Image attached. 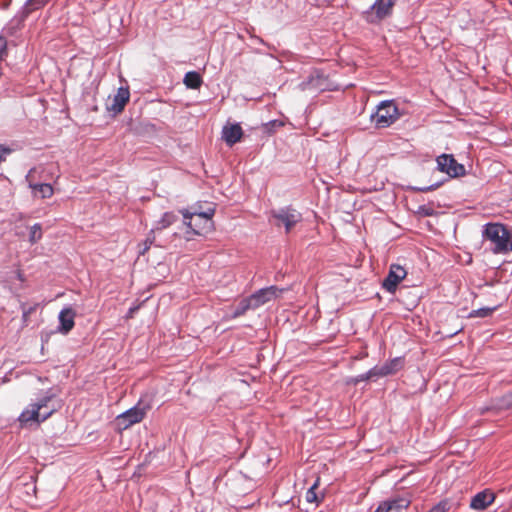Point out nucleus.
<instances>
[{
    "instance_id": "nucleus-18",
    "label": "nucleus",
    "mask_w": 512,
    "mask_h": 512,
    "mask_svg": "<svg viewBox=\"0 0 512 512\" xmlns=\"http://www.w3.org/2000/svg\"><path fill=\"white\" fill-rule=\"evenodd\" d=\"M178 220V216L174 212H165L151 229V233L161 231L168 228Z\"/></svg>"
},
{
    "instance_id": "nucleus-20",
    "label": "nucleus",
    "mask_w": 512,
    "mask_h": 512,
    "mask_svg": "<svg viewBox=\"0 0 512 512\" xmlns=\"http://www.w3.org/2000/svg\"><path fill=\"white\" fill-rule=\"evenodd\" d=\"M35 196L39 195L41 198H50L53 195V187L48 183L29 184Z\"/></svg>"
},
{
    "instance_id": "nucleus-29",
    "label": "nucleus",
    "mask_w": 512,
    "mask_h": 512,
    "mask_svg": "<svg viewBox=\"0 0 512 512\" xmlns=\"http://www.w3.org/2000/svg\"><path fill=\"white\" fill-rule=\"evenodd\" d=\"M450 509V502L448 500H442L434 505L429 512H448Z\"/></svg>"
},
{
    "instance_id": "nucleus-33",
    "label": "nucleus",
    "mask_w": 512,
    "mask_h": 512,
    "mask_svg": "<svg viewBox=\"0 0 512 512\" xmlns=\"http://www.w3.org/2000/svg\"><path fill=\"white\" fill-rule=\"evenodd\" d=\"M12 152V150L5 146L0 144V163L6 160V156L9 155Z\"/></svg>"
},
{
    "instance_id": "nucleus-35",
    "label": "nucleus",
    "mask_w": 512,
    "mask_h": 512,
    "mask_svg": "<svg viewBox=\"0 0 512 512\" xmlns=\"http://www.w3.org/2000/svg\"><path fill=\"white\" fill-rule=\"evenodd\" d=\"M441 185H442V182H437V183H434V184H432L430 186L419 187V188H417V191H419V192H429V191H433V190L439 188Z\"/></svg>"
},
{
    "instance_id": "nucleus-4",
    "label": "nucleus",
    "mask_w": 512,
    "mask_h": 512,
    "mask_svg": "<svg viewBox=\"0 0 512 512\" xmlns=\"http://www.w3.org/2000/svg\"><path fill=\"white\" fill-rule=\"evenodd\" d=\"M400 117L398 107L393 100L382 101L377 106V111L371 114V120L377 128H386L392 125Z\"/></svg>"
},
{
    "instance_id": "nucleus-21",
    "label": "nucleus",
    "mask_w": 512,
    "mask_h": 512,
    "mask_svg": "<svg viewBox=\"0 0 512 512\" xmlns=\"http://www.w3.org/2000/svg\"><path fill=\"white\" fill-rule=\"evenodd\" d=\"M404 365V359L402 357L393 358L385 362L382 366L386 375H393L402 369Z\"/></svg>"
},
{
    "instance_id": "nucleus-14",
    "label": "nucleus",
    "mask_w": 512,
    "mask_h": 512,
    "mask_svg": "<svg viewBox=\"0 0 512 512\" xmlns=\"http://www.w3.org/2000/svg\"><path fill=\"white\" fill-rule=\"evenodd\" d=\"M74 318H75V312L72 308L66 307L63 308L58 316L60 325L58 327V331L67 334L72 330L74 327Z\"/></svg>"
},
{
    "instance_id": "nucleus-15",
    "label": "nucleus",
    "mask_w": 512,
    "mask_h": 512,
    "mask_svg": "<svg viewBox=\"0 0 512 512\" xmlns=\"http://www.w3.org/2000/svg\"><path fill=\"white\" fill-rule=\"evenodd\" d=\"M512 409V391L506 393L502 397L492 401L490 406L480 408V413L483 414L490 410H508Z\"/></svg>"
},
{
    "instance_id": "nucleus-19",
    "label": "nucleus",
    "mask_w": 512,
    "mask_h": 512,
    "mask_svg": "<svg viewBox=\"0 0 512 512\" xmlns=\"http://www.w3.org/2000/svg\"><path fill=\"white\" fill-rule=\"evenodd\" d=\"M183 83L187 88L198 89L203 83L201 75L196 71H189L185 74Z\"/></svg>"
},
{
    "instance_id": "nucleus-22",
    "label": "nucleus",
    "mask_w": 512,
    "mask_h": 512,
    "mask_svg": "<svg viewBox=\"0 0 512 512\" xmlns=\"http://www.w3.org/2000/svg\"><path fill=\"white\" fill-rule=\"evenodd\" d=\"M322 77L317 74L316 76L314 75H311L307 81H303L301 83V88L303 90H311V89H314V90H323V87H322Z\"/></svg>"
},
{
    "instance_id": "nucleus-32",
    "label": "nucleus",
    "mask_w": 512,
    "mask_h": 512,
    "mask_svg": "<svg viewBox=\"0 0 512 512\" xmlns=\"http://www.w3.org/2000/svg\"><path fill=\"white\" fill-rule=\"evenodd\" d=\"M367 375H368V371L366 373H363V374H360V375L350 378L347 383L357 385L360 382L371 380V377H368Z\"/></svg>"
},
{
    "instance_id": "nucleus-26",
    "label": "nucleus",
    "mask_w": 512,
    "mask_h": 512,
    "mask_svg": "<svg viewBox=\"0 0 512 512\" xmlns=\"http://www.w3.org/2000/svg\"><path fill=\"white\" fill-rule=\"evenodd\" d=\"M57 410L58 408L54 405H52L50 408L42 409V411H40V419L32 420L31 424H41L42 422L46 421L49 417H51Z\"/></svg>"
},
{
    "instance_id": "nucleus-7",
    "label": "nucleus",
    "mask_w": 512,
    "mask_h": 512,
    "mask_svg": "<svg viewBox=\"0 0 512 512\" xmlns=\"http://www.w3.org/2000/svg\"><path fill=\"white\" fill-rule=\"evenodd\" d=\"M437 169L446 173L451 178L464 176L466 173L464 165L458 163L453 155L441 154L436 159Z\"/></svg>"
},
{
    "instance_id": "nucleus-24",
    "label": "nucleus",
    "mask_w": 512,
    "mask_h": 512,
    "mask_svg": "<svg viewBox=\"0 0 512 512\" xmlns=\"http://www.w3.org/2000/svg\"><path fill=\"white\" fill-rule=\"evenodd\" d=\"M496 310V307H483L479 309L472 310L468 317L469 318H486L490 316L494 311Z\"/></svg>"
},
{
    "instance_id": "nucleus-12",
    "label": "nucleus",
    "mask_w": 512,
    "mask_h": 512,
    "mask_svg": "<svg viewBox=\"0 0 512 512\" xmlns=\"http://www.w3.org/2000/svg\"><path fill=\"white\" fill-rule=\"evenodd\" d=\"M495 500V494L490 489H485L476 493L470 501V508L474 510H484Z\"/></svg>"
},
{
    "instance_id": "nucleus-3",
    "label": "nucleus",
    "mask_w": 512,
    "mask_h": 512,
    "mask_svg": "<svg viewBox=\"0 0 512 512\" xmlns=\"http://www.w3.org/2000/svg\"><path fill=\"white\" fill-rule=\"evenodd\" d=\"M184 218V224L187 226V233L201 235L203 231H207L212 227V217L215 214V208H208L204 212L194 210L190 212L188 209L180 211Z\"/></svg>"
},
{
    "instance_id": "nucleus-2",
    "label": "nucleus",
    "mask_w": 512,
    "mask_h": 512,
    "mask_svg": "<svg viewBox=\"0 0 512 512\" xmlns=\"http://www.w3.org/2000/svg\"><path fill=\"white\" fill-rule=\"evenodd\" d=\"M303 217L292 205L272 209L268 213V221L276 228H284L285 233H290L294 227L302 221Z\"/></svg>"
},
{
    "instance_id": "nucleus-11",
    "label": "nucleus",
    "mask_w": 512,
    "mask_h": 512,
    "mask_svg": "<svg viewBox=\"0 0 512 512\" xmlns=\"http://www.w3.org/2000/svg\"><path fill=\"white\" fill-rule=\"evenodd\" d=\"M130 98V92L127 87H120L117 90V93L114 95L112 102L107 104V110L109 112H113L114 114L121 113L127 102Z\"/></svg>"
},
{
    "instance_id": "nucleus-6",
    "label": "nucleus",
    "mask_w": 512,
    "mask_h": 512,
    "mask_svg": "<svg viewBox=\"0 0 512 512\" xmlns=\"http://www.w3.org/2000/svg\"><path fill=\"white\" fill-rule=\"evenodd\" d=\"M397 0H375L369 9L363 12L364 19L371 24L380 23L393 12Z\"/></svg>"
},
{
    "instance_id": "nucleus-37",
    "label": "nucleus",
    "mask_w": 512,
    "mask_h": 512,
    "mask_svg": "<svg viewBox=\"0 0 512 512\" xmlns=\"http://www.w3.org/2000/svg\"><path fill=\"white\" fill-rule=\"evenodd\" d=\"M250 37H251V39L255 40L256 42L266 45L265 41L261 37L256 36L254 34H250Z\"/></svg>"
},
{
    "instance_id": "nucleus-34",
    "label": "nucleus",
    "mask_w": 512,
    "mask_h": 512,
    "mask_svg": "<svg viewBox=\"0 0 512 512\" xmlns=\"http://www.w3.org/2000/svg\"><path fill=\"white\" fill-rule=\"evenodd\" d=\"M390 511H392V506H391V504H389V501L382 502L375 510V512H390Z\"/></svg>"
},
{
    "instance_id": "nucleus-36",
    "label": "nucleus",
    "mask_w": 512,
    "mask_h": 512,
    "mask_svg": "<svg viewBox=\"0 0 512 512\" xmlns=\"http://www.w3.org/2000/svg\"><path fill=\"white\" fill-rule=\"evenodd\" d=\"M139 308H140V305H135V306L130 307L127 312L126 317L132 318L134 316V314L139 310Z\"/></svg>"
},
{
    "instance_id": "nucleus-25",
    "label": "nucleus",
    "mask_w": 512,
    "mask_h": 512,
    "mask_svg": "<svg viewBox=\"0 0 512 512\" xmlns=\"http://www.w3.org/2000/svg\"><path fill=\"white\" fill-rule=\"evenodd\" d=\"M42 238V226L39 223L30 228L29 241L31 244L37 243Z\"/></svg>"
},
{
    "instance_id": "nucleus-13",
    "label": "nucleus",
    "mask_w": 512,
    "mask_h": 512,
    "mask_svg": "<svg viewBox=\"0 0 512 512\" xmlns=\"http://www.w3.org/2000/svg\"><path fill=\"white\" fill-rule=\"evenodd\" d=\"M242 136L243 130L239 123L225 125L222 129V138L230 147L239 142Z\"/></svg>"
},
{
    "instance_id": "nucleus-23",
    "label": "nucleus",
    "mask_w": 512,
    "mask_h": 512,
    "mask_svg": "<svg viewBox=\"0 0 512 512\" xmlns=\"http://www.w3.org/2000/svg\"><path fill=\"white\" fill-rule=\"evenodd\" d=\"M250 309H256L250 297L242 299L235 307L233 317H239L245 314Z\"/></svg>"
},
{
    "instance_id": "nucleus-5",
    "label": "nucleus",
    "mask_w": 512,
    "mask_h": 512,
    "mask_svg": "<svg viewBox=\"0 0 512 512\" xmlns=\"http://www.w3.org/2000/svg\"><path fill=\"white\" fill-rule=\"evenodd\" d=\"M55 398V394L47 391L44 396L37 399L36 402L29 404V406L22 411L18 417L21 426L31 424L32 420L40 419V411L42 409L50 408V403Z\"/></svg>"
},
{
    "instance_id": "nucleus-28",
    "label": "nucleus",
    "mask_w": 512,
    "mask_h": 512,
    "mask_svg": "<svg viewBox=\"0 0 512 512\" xmlns=\"http://www.w3.org/2000/svg\"><path fill=\"white\" fill-rule=\"evenodd\" d=\"M368 377H371V380L375 381L378 378L387 376L383 366H374L370 370H368Z\"/></svg>"
},
{
    "instance_id": "nucleus-31",
    "label": "nucleus",
    "mask_w": 512,
    "mask_h": 512,
    "mask_svg": "<svg viewBox=\"0 0 512 512\" xmlns=\"http://www.w3.org/2000/svg\"><path fill=\"white\" fill-rule=\"evenodd\" d=\"M316 487H317V483H315L313 486H311L307 492H306V500L307 502H310V503H313V502H317L318 501V496H317V493H316Z\"/></svg>"
},
{
    "instance_id": "nucleus-16",
    "label": "nucleus",
    "mask_w": 512,
    "mask_h": 512,
    "mask_svg": "<svg viewBox=\"0 0 512 512\" xmlns=\"http://www.w3.org/2000/svg\"><path fill=\"white\" fill-rule=\"evenodd\" d=\"M49 0H27L21 10L18 12L20 21H24L33 11L44 7Z\"/></svg>"
},
{
    "instance_id": "nucleus-17",
    "label": "nucleus",
    "mask_w": 512,
    "mask_h": 512,
    "mask_svg": "<svg viewBox=\"0 0 512 512\" xmlns=\"http://www.w3.org/2000/svg\"><path fill=\"white\" fill-rule=\"evenodd\" d=\"M49 0H27L21 10L18 12L20 21H24L33 11L44 7Z\"/></svg>"
},
{
    "instance_id": "nucleus-1",
    "label": "nucleus",
    "mask_w": 512,
    "mask_h": 512,
    "mask_svg": "<svg viewBox=\"0 0 512 512\" xmlns=\"http://www.w3.org/2000/svg\"><path fill=\"white\" fill-rule=\"evenodd\" d=\"M484 240L490 241L494 253H507L512 250V235L501 223H487L483 227Z\"/></svg>"
},
{
    "instance_id": "nucleus-8",
    "label": "nucleus",
    "mask_w": 512,
    "mask_h": 512,
    "mask_svg": "<svg viewBox=\"0 0 512 512\" xmlns=\"http://www.w3.org/2000/svg\"><path fill=\"white\" fill-rule=\"evenodd\" d=\"M407 276V271L399 264H391L387 276L382 281V288L394 294L400 282Z\"/></svg>"
},
{
    "instance_id": "nucleus-10",
    "label": "nucleus",
    "mask_w": 512,
    "mask_h": 512,
    "mask_svg": "<svg viewBox=\"0 0 512 512\" xmlns=\"http://www.w3.org/2000/svg\"><path fill=\"white\" fill-rule=\"evenodd\" d=\"M282 289H279L277 286H269L266 288H262L249 297L254 304L256 309L265 303L271 301L272 299L278 297V295L282 292Z\"/></svg>"
},
{
    "instance_id": "nucleus-27",
    "label": "nucleus",
    "mask_w": 512,
    "mask_h": 512,
    "mask_svg": "<svg viewBox=\"0 0 512 512\" xmlns=\"http://www.w3.org/2000/svg\"><path fill=\"white\" fill-rule=\"evenodd\" d=\"M388 501L392 506V511L395 510L396 512H399L401 509L407 508L410 505V501L405 498H397Z\"/></svg>"
},
{
    "instance_id": "nucleus-38",
    "label": "nucleus",
    "mask_w": 512,
    "mask_h": 512,
    "mask_svg": "<svg viewBox=\"0 0 512 512\" xmlns=\"http://www.w3.org/2000/svg\"><path fill=\"white\" fill-rule=\"evenodd\" d=\"M267 125H272V126L278 125V126H281V125H282V122H278V121H271V122H269Z\"/></svg>"
},
{
    "instance_id": "nucleus-9",
    "label": "nucleus",
    "mask_w": 512,
    "mask_h": 512,
    "mask_svg": "<svg viewBox=\"0 0 512 512\" xmlns=\"http://www.w3.org/2000/svg\"><path fill=\"white\" fill-rule=\"evenodd\" d=\"M146 415L145 408L134 406L116 417V424L120 430H126L132 425L141 422Z\"/></svg>"
},
{
    "instance_id": "nucleus-30",
    "label": "nucleus",
    "mask_w": 512,
    "mask_h": 512,
    "mask_svg": "<svg viewBox=\"0 0 512 512\" xmlns=\"http://www.w3.org/2000/svg\"><path fill=\"white\" fill-rule=\"evenodd\" d=\"M155 233H151V231L149 232L146 240L144 241L143 243V248L139 251V254L143 255L145 254V252L147 250H149L150 246L154 243L155 241Z\"/></svg>"
}]
</instances>
